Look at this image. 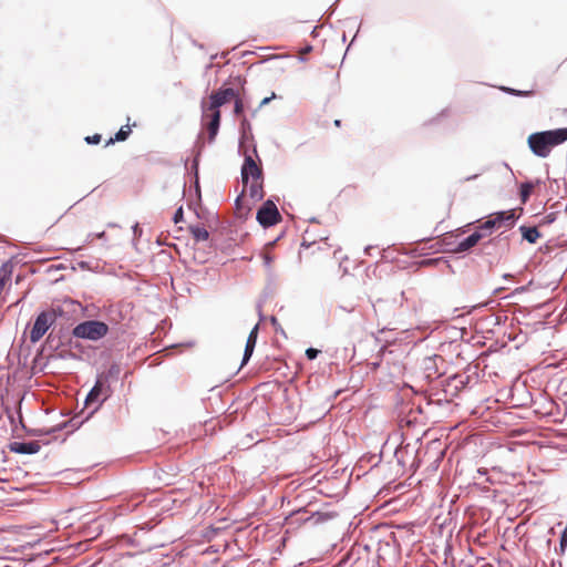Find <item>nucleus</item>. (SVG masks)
<instances>
[{
	"mask_svg": "<svg viewBox=\"0 0 567 567\" xmlns=\"http://www.w3.org/2000/svg\"><path fill=\"white\" fill-rule=\"evenodd\" d=\"M110 395V388L105 386L100 380L96 381L95 385L92 388V390L89 392L85 404L89 405L92 402H95L100 399V396H103V401L107 399Z\"/></svg>",
	"mask_w": 567,
	"mask_h": 567,
	"instance_id": "nucleus-11",
	"label": "nucleus"
},
{
	"mask_svg": "<svg viewBox=\"0 0 567 567\" xmlns=\"http://www.w3.org/2000/svg\"><path fill=\"white\" fill-rule=\"evenodd\" d=\"M243 112H244V103H243L241 99L235 97L234 113L236 115H241Z\"/></svg>",
	"mask_w": 567,
	"mask_h": 567,
	"instance_id": "nucleus-21",
	"label": "nucleus"
},
{
	"mask_svg": "<svg viewBox=\"0 0 567 567\" xmlns=\"http://www.w3.org/2000/svg\"><path fill=\"white\" fill-rule=\"evenodd\" d=\"M237 97V92L231 89H219L218 91L214 92L209 96V103L207 106L209 109L219 110L220 106L228 103L230 100Z\"/></svg>",
	"mask_w": 567,
	"mask_h": 567,
	"instance_id": "nucleus-8",
	"label": "nucleus"
},
{
	"mask_svg": "<svg viewBox=\"0 0 567 567\" xmlns=\"http://www.w3.org/2000/svg\"><path fill=\"white\" fill-rule=\"evenodd\" d=\"M334 125H336L337 127H340V126H341V121H340V120H336V121H334Z\"/></svg>",
	"mask_w": 567,
	"mask_h": 567,
	"instance_id": "nucleus-29",
	"label": "nucleus"
},
{
	"mask_svg": "<svg viewBox=\"0 0 567 567\" xmlns=\"http://www.w3.org/2000/svg\"><path fill=\"white\" fill-rule=\"evenodd\" d=\"M241 193L246 194L251 203L256 204L261 200L264 197L262 179L249 181L247 187L243 184Z\"/></svg>",
	"mask_w": 567,
	"mask_h": 567,
	"instance_id": "nucleus-10",
	"label": "nucleus"
},
{
	"mask_svg": "<svg viewBox=\"0 0 567 567\" xmlns=\"http://www.w3.org/2000/svg\"><path fill=\"white\" fill-rule=\"evenodd\" d=\"M132 133L131 126L126 124L125 126H122L120 131L115 134L114 137H111L106 143L105 146H109L111 144H114L115 142H123L127 140L130 134Z\"/></svg>",
	"mask_w": 567,
	"mask_h": 567,
	"instance_id": "nucleus-17",
	"label": "nucleus"
},
{
	"mask_svg": "<svg viewBox=\"0 0 567 567\" xmlns=\"http://www.w3.org/2000/svg\"><path fill=\"white\" fill-rule=\"evenodd\" d=\"M202 111L203 116L202 120L205 122L208 131V141L212 143L215 141V137L219 130L220 124V111L215 109H209L207 106L206 101L202 102Z\"/></svg>",
	"mask_w": 567,
	"mask_h": 567,
	"instance_id": "nucleus-4",
	"label": "nucleus"
},
{
	"mask_svg": "<svg viewBox=\"0 0 567 567\" xmlns=\"http://www.w3.org/2000/svg\"><path fill=\"white\" fill-rule=\"evenodd\" d=\"M514 210L501 212L492 215L485 223L482 224V229H487L492 234V229L499 228L503 224L512 226L514 224Z\"/></svg>",
	"mask_w": 567,
	"mask_h": 567,
	"instance_id": "nucleus-6",
	"label": "nucleus"
},
{
	"mask_svg": "<svg viewBox=\"0 0 567 567\" xmlns=\"http://www.w3.org/2000/svg\"><path fill=\"white\" fill-rule=\"evenodd\" d=\"M272 248H274V243H270L265 247V249L261 254L264 265L267 268H270L276 259V257L271 254Z\"/></svg>",
	"mask_w": 567,
	"mask_h": 567,
	"instance_id": "nucleus-19",
	"label": "nucleus"
},
{
	"mask_svg": "<svg viewBox=\"0 0 567 567\" xmlns=\"http://www.w3.org/2000/svg\"><path fill=\"white\" fill-rule=\"evenodd\" d=\"M56 316L54 311H42L37 317L33 327L30 330V341L32 343L38 342L50 327L55 322Z\"/></svg>",
	"mask_w": 567,
	"mask_h": 567,
	"instance_id": "nucleus-2",
	"label": "nucleus"
},
{
	"mask_svg": "<svg viewBox=\"0 0 567 567\" xmlns=\"http://www.w3.org/2000/svg\"><path fill=\"white\" fill-rule=\"evenodd\" d=\"M275 97H276V94H275V93H272V94H271L270 96H268V97H265V99L260 102V107H261V106L267 105V104H268L272 99H275Z\"/></svg>",
	"mask_w": 567,
	"mask_h": 567,
	"instance_id": "nucleus-27",
	"label": "nucleus"
},
{
	"mask_svg": "<svg viewBox=\"0 0 567 567\" xmlns=\"http://www.w3.org/2000/svg\"><path fill=\"white\" fill-rule=\"evenodd\" d=\"M85 141L89 144H99L101 142V135L100 134H94V135H91V136H86Z\"/></svg>",
	"mask_w": 567,
	"mask_h": 567,
	"instance_id": "nucleus-22",
	"label": "nucleus"
},
{
	"mask_svg": "<svg viewBox=\"0 0 567 567\" xmlns=\"http://www.w3.org/2000/svg\"><path fill=\"white\" fill-rule=\"evenodd\" d=\"M258 330H259V327H258V324H256L247 338L241 365H244L248 362V360L250 359V357L254 352V349H255L256 342H257Z\"/></svg>",
	"mask_w": 567,
	"mask_h": 567,
	"instance_id": "nucleus-13",
	"label": "nucleus"
},
{
	"mask_svg": "<svg viewBox=\"0 0 567 567\" xmlns=\"http://www.w3.org/2000/svg\"><path fill=\"white\" fill-rule=\"evenodd\" d=\"M189 233L196 241H205L209 238L208 230L205 227L198 225L190 226Z\"/></svg>",
	"mask_w": 567,
	"mask_h": 567,
	"instance_id": "nucleus-18",
	"label": "nucleus"
},
{
	"mask_svg": "<svg viewBox=\"0 0 567 567\" xmlns=\"http://www.w3.org/2000/svg\"><path fill=\"white\" fill-rule=\"evenodd\" d=\"M319 350L317 349H313V348H309L306 350V357L309 359V360H313L317 358V355L319 354Z\"/></svg>",
	"mask_w": 567,
	"mask_h": 567,
	"instance_id": "nucleus-23",
	"label": "nucleus"
},
{
	"mask_svg": "<svg viewBox=\"0 0 567 567\" xmlns=\"http://www.w3.org/2000/svg\"><path fill=\"white\" fill-rule=\"evenodd\" d=\"M255 203H251L249 198H247L246 194L240 193V195L236 199V213L239 217L246 216L252 208Z\"/></svg>",
	"mask_w": 567,
	"mask_h": 567,
	"instance_id": "nucleus-14",
	"label": "nucleus"
},
{
	"mask_svg": "<svg viewBox=\"0 0 567 567\" xmlns=\"http://www.w3.org/2000/svg\"><path fill=\"white\" fill-rule=\"evenodd\" d=\"M11 450L20 454H34L40 450L38 442H16Z\"/></svg>",
	"mask_w": 567,
	"mask_h": 567,
	"instance_id": "nucleus-15",
	"label": "nucleus"
},
{
	"mask_svg": "<svg viewBox=\"0 0 567 567\" xmlns=\"http://www.w3.org/2000/svg\"><path fill=\"white\" fill-rule=\"evenodd\" d=\"M527 144L532 153L542 158L548 157L553 150L544 131L530 134Z\"/></svg>",
	"mask_w": 567,
	"mask_h": 567,
	"instance_id": "nucleus-3",
	"label": "nucleus"
},
{
	"mask_svg": "<svg viewBox=\"0 0 567 567\" xmlns=\"http://www.w3.org/2000/svg\"><path fill=\"white\" fill-rule=\"evenodd\" d=\"M549 141L551 148L567 142V127L544 131Z\"/></svg>",
	"mask_w": 567,
	"mask_h": 567,
	"instance_id": "nucleus-12",
	"label": "nucleus"
},
{
	"mask_svg": "<svg viewBox=\"0 0 567 567\" xmlns=\"http://www.w3.org/2000/svg\"><path fill=\"white\" fill-rule=\"evenodd\" d=\"M249 125H250L249 122L244 117L243 121H241V126L244 128H246V127H249Z\"/></svg>",
	"mask_w": 567,
	"mask_h": 567,
	"instance_id": "nucleus-28",
	"label": "nucleus"
},
{
	"mask_svg": "<svg viewBox=\"0 0 567 567\" xmlns=\"http://www.w3.org/2000/svg\"><path fill=\"white\" fill-rule=\"evenodd\" d=\"M257 220L264 227H270L281 220V215L272 200H267L257 212Z\"/></svg>",
	"mask_w": 567,
	"mask_h": 567,
	"instance_id": "nucleus-5",
	"label": "nucleus"
},
{
	"mask_svg": "<svg viewBox=\"0 0 567 567\" xmlns=\"http://www.w3.org/2000/svg\"><path fill=\"white\" fill-rule=\"evenodd\" d=\"M533 190V185L530 183H524L520 185V198L523 203H526L530 193Z\"/></svg>",
	"mask_w": 567,
	"mask_h": 567,
	"instance_id": "nucleus-20",
	"label": "nucleus"
},
{
	"mask_svg": "<svg viewBox=\"0 0 567 567\" xmlns=\"http://www.w3.org/2000/svg\"><path fill=\"white\" fill-rule=\"evenodd\" d=\"M262 179L261 167L254 161L251 156H246L241 167V181L247 187L249 181Z\"/></svg>",
	"mask_w": 567,
	"mask_h": 567,
	"instance_id": "nucleus-7",
	"label": "nucleus"
},
{
	"mask_svg": "<svg viewBox=\"0 0 567 567\" xmlns=\"http://www.w3.org/2000/svg\"><path fill=\"white\" fill-rule=\"evenodd\" d=\"M109 332V326L102 321L89 320L74 327L72 333L75 338L97 341Z\"/></svg>",
	"mask_w": 567,
	"mask_h": 567,
	"instance_id": "nucleus-1",
	"label": "nucleus"
},
{
	"mask_svg": "<svg viewBox=\"0 0 567 567\" xmlns=\"http://www.w3.org/2000/svg\"><path fill=\"white\" fill-rule=\"evenodd\" d=\"M566 547H567V534H561L560 544H559L561 554L565 551Z\"/></svg>",
	"mask_w": 567,
	"mask_h": 567,
	"instance_id": "nucleus-25",
	"label": "nucleus"
},
{
	"mask_svg": "<svg viewBox=\"0 0 567 567\" xmlns=\"http://www.w3.org/2000/svg\"><path fill=\"white\" fill-rule=\"evenodd\" d=\"M488 235V230L482 229V225H480L472 235L458 243L456 251L463 252L471 249L472 247L476 246L481 239Z\"/></svg>",
	"mask_w": 567,
	"mask_h": 567,
	"instance_id": "nucleus-9",
	"label": "nucleus"
},
{
	"mask_svg": "<svg viewBox=\"0 0 567 567\" xmlns=\"http://www.w3.org/2000/svg\"><path fill=\"white\" fill-rule=\"evenodd\" d=\"M522 236L525 240H527L530 244H535L538 238L540 237V233L536 227H520Z\"/></svg>",
	"mask_w": 567,
	"mask_h": 567,
	"instance_id": "nucleus-16",
	"label": "nucleus"
},
{
	"mask_svg": "<svg viewBox=\"0 0 567 567\" xmlns=\"http://www.w3.org/2000/svg\"><path fill=\"white\" fill-rule=\"evenodd\" d=\"M173 219H174V223H175V224H178L179 221H182V219H183V208H182V207H179V208L175 212V214H174V218H173Z\"/></svg>",
	"mask_w": 567,
	"mask_h": 567,
	"instance_id": "nucleus-26",
	"label": "nucleus"
},
{
	"mask_svg": "<svg viewBox=\"0 0 567 567\" xmlns=\"http://www.w3.org/2000/svg\"><path fill=\"white\" fill-rule=\"evenodd\" d=\"M509 92L516 96H530L534 94L533 91L509 90Z\"/></svg>",
	"mask_w": 567,
	"mask_h": 567,
	"instance_id": "nucleus-24",
	"label": "nucleus"
}]
</instances>
